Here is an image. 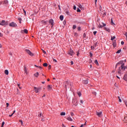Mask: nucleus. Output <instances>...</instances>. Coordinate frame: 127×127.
<instances>
[{
    "mask_svg": "<svg viewBox=\"0 0 127 127\" xmlns=\"http://www.w3.org/2000/svg\"><path fill=\"white\" fill-rule=\"evenodd\" d=\"M119 64H121V69L122 70H125V69H126L127 66L125 65L124 61H120L117 63L116 64V67H117Z\"/></svg>",
    "mask_w": 127,
    "mask_h": 127,
    "instance_id": "f257e3e1",
    "label": "nucleus"
},
{
    "mask_svg": "<svg viewBox=\"0 0 127 127\" xmlns=\"http://www.w3.org/2000/svg\"><path fill=\"white\" fill-rule=\"evenodd\" d=\"M7 24H8V22H7V21L5 22L4 19H2L0 23V25H7Z\"/></svg>",
    "mask_w": 127,
    "mask_h": 127,
    "instance_id": "f03ea898",
    "label": "nucleus"
},
{
    "mask_svg": "<svg viewBox=\"0 0 127 127\" xmlns=\"http://www.w3.org/2000/svg\"><path fill=\"white\" fill-rule=\"evenodd\" d=\"M9 26L12 27V28H16L17 27V24L16 23H14V22H12L11 23H10Z\"/></svg>",
    "mask_w": 127,
    "mask_h": 127,
    "instance_id": "7ed1b4c3",
    "label": "nucleus"
},
{
    "mask_svg": "<svg viewBox=\"0 0 127 127\" xmlns=\"http://www.w3.org/2000/svg\"><path fill=\"white\" fill-rule=\"evenodd\" d=\"M25 52L28 54L30 56H34V54L30 51V50H25Z\"/></svg>",
    "mask_w": 127,
    "mask_h": 127,
    "instance_id": "20e7f679",
    "label": "nucleus"
},
{
    "mask_svg": "<svg viewBox=\"0 0 127 127\" xmlns=\"http://www.w3.org/2000/svg\"><path fill=\"white\" fill-rule=\"evenodd\" d=\"M65 88L67 89V88H69V81L68 80H66L65 84Z\"/></svg>",
    "mask_w": 127,
    "mask_h": 127,
    "instance_id": "39448f33",
    "label": "nucleus"
},
{
    "mask_svg": "<svg viewBox=\"0 0 127 127\" xmlns=\"http://www.w3.org/2000/svg\"><path fill=\"white\" fill-rule=\"evenodd\" d=\"M34 89L36 93H38L41 90V88H36V87H34Z\"/></svg>",
    "mask_w": 127,
    "mask_h": 127,
    "instance_id": "423d86ee",
    "label": "nucleus"
},
{
    "mask_svg": "<svg viewBox=\"0 0 127 127\" xmlns=\"http://www.w3.org/2000/svg\"><path fill=\"white\" fill-rule=\"evenodd\" d=\"M47 89L48 91H52L53 90V88H52V86L51 85H48V87H47Z\"/></svg>",
    "mask_w": 127,
    "mask_h": 127,
    "instance_id": "0eeeda50",
    "label": "nucleus"
},
{
    "mask_svg": "<svg viewBox=\"0 0 127 127\" xmlns=\"http://www.w3.org/2000/svg\"><path fill=\"white\" fill-rule=\"evenodd\" d=\"M96 114L97 116H98L99 117H102V112H96Z\"/></svg>",
    "mask_w": 127,
    "mask_h": 127,
    "instance_id": "6e6552de",
    "label": "nucleus"
},
{
    "mask_svg": "<svg viewBox=\"0 0 127 127\" xmlns=\"http://www.w3.org/2000/svg\"><path fill=\"white\" fill-rule=\"evenodd\" d=\"M68 55H70V56H73V55H74L73 50H70L69 52H68Z\"/></svg>",
    "mask_w": 127,
    "mask_h": 127,
    "instance_id": "1a4fd4ad",
    "label": "nucleus"
},
{
    "mask_svg": "<svg viewBox=\"0 0 127 127\" xmlns=\"http://www.w3.org/2000/svg\"><path fill=\"white\" fill-rule=\"evenodd\" d=\"M72 103H73V105H74V106H77V105H78L77 100H73Z\"/></svg>",
    "mask_w": 127,
    "mask_h": 127,
    "instance_id": "9d476101",
    "label": "nucleus"
},
{
    "mask_svg": "<svg viewBox=\"0 0 127 127\" xmlns=\"http://www.w3.org/2000/svg\"><path fill=\"white\" fill-rule=\"evenodd\" d=\"M82 83H83V84H85V85H87V84H88V79H84V80H82Z\"/></svg>",
    "mask_w": 127,
    "mask_h": 127,
    "instance_id": "9b49d317",
    "label": "nucleus"
},
{
    "mask_svg": "<svg viewBox=\"0 0 127 127\" xmlns=\"http://www.w3.org/2000/svg\"><path fill=\"white\" fill-rule=\"evenodd\" d=\"M106 24H104V23H102V24H99V27L100 28H103V27L106 26Z\"/></svg>",
    "mask_w": 127,
    "mask_h": 127,
    "instance_id": "f8f14e48",
    "label": "nucleus"
},
{
    "mask_svg": "<svg viewBox=\"0 0 127 127\" xmlns=\"http://www.w3.org/2000/svg\"><path fill=\"white\" fill-rule=\"evenodd\" d=\"M24 32L25 34H28V30H27L26 29H25V30H23V31H21V32L23 33V32Z\"/></svg>",
    "mask_w": 127,
    "mask_h": 127,
    "instance_id": "ddd939ff",
    "label": "nucleus"
},
{
    "mask_svg": "<svg viewBox=\"0 0 127 127\" xmlns=\"http://www.w3.org/2000/svg\"><path fill=\"white\" fill-rule=\"evenodd\" d=\"M49 23H51L52 25H53L54 24V20L53 19H50V21H49Z\"/></svg>",
    "mask_w": 127,
    "mask_h": 127,
    "instance_id": "4468645a",
    "label": "nucleus"
},
{
    "mask_svg": "<svg viewBox=\"0 0 127 127\" xmlns=\"http://www.w3.org/2000/svg\"><path fill=\"white\" fill-rule=\"evenodd\" d=\"M124 80H125V81H127V73L125 74L124 76Z\"/></svg>",
    "mask_w": 127,
    "mask_h": 127,
    "instance_id": "2eb2a0df",
    "label": "nucleus"
},
{
    "mask_svg": "<svg viewBox=\"0 0 127 127\" xmlns=\"http://www.w3.org/2000/svg\"><path fill=\"white\" fill-rule=\"evenodd\" d=\"M24 71L26 74L28 73V69L27 68L26 66H24Z\"/></svg>",
    "mask_w": 127,
    "mask_h": 127,
    "instance_id": "dca6fc26",
    "label": "nucleus"
},
{
    "mask_svg": "<svg viewBox=\"0 0 127 127\" xmlns=\"http://www.w3.org/2000/svg\"><path fill=\"white\" fill-rule=\"evenodd\" d=\"M104 30H105V31H107V32H108V33H110L111 30L110 29H109L108 28H104Z\"/></svg>",
    "mask_w": 127,
    "mask_h": 127,
    "instance_id": "f3484780",
    "label": "nucleus"
},
{
    "mask_svg": "<svg viewBox=\"0 0 127 127\" xmlns=\"http://www.w3.org/2000/svg\"><path fill=\"white\" fill-rule=\"evenodd\" d=\"M78 6L80 8H81V9H84V7L83 6V5H82V4H79Z\"/></svg>",
    "mask_w": 127,
    "mask_h": 127,
    "instance_id": "a211bd4d",
    "label": "nucleus"
},
{
    "mask_svg": "<svg viewBox=\"0 0 127 127\" xmlns=\"http://www.w3.org/2000/svg\"><path fill=\"white\" fill-rule=\"evenodd\" d=\"M4 73H5V74H8L9 71H8V69H5V70H4Z\"/></svg>",
    "mask_w": 127,
    "mask_h": 127,
    "instance_id": "6ab92c4d",
    "label": "nucleus"
},
{
    "mask_svg": "<svg viewBox=\"0 0 127 127\" xmlns=\"http://www.w3.org/2000/svg\"><path fill=\"white\" fill-rule=\"evenodd\" d=\"M60 18L61 20H63L64 18V15H60Z\"/></svg>",
    "mask_w": 127,
    "mask_h": 127,
    "instance_id": "aec40b11",
    "label": "nucleus"
},
{
    "mask_svg": "<svg viewBox=\"0 0 127 127\" xmlns=\"http://www.w3.org/2000/svg\"><path fill=\"white\" fill-rule=\"evenodd\" d=\"M68 121H73L72 119L70 117H68L67 119Z\"/></svg>",
    "mask_w": 127,
    "mask_h": 127,
    "instance_id": "412c9836",
    "label": "nucleus"
},
{
    "mask_svg": "<svg viewBox=\"0 0 127 127\" xmlns=\"http://www.w3.org/2000/svg\"><path fill=\"white\" fill-rule=\"evenodd\" d=\"M94 63L96 64H97V65H99V63H98L97 60H95Z\"/></svg>",
    "mask_w": 127,
    "mask_h": 127,
    "instance_id": "4be33fe9",
    "label": "nucleus"
},
{
    "mask_svg": "<svg viewBox=\"0 0 127 127\" xmlns=\"http://www.w3.org/2000/svg\"><path fill=\"white\" fill-rule=\"evenodd\" d=\"M39 74V73L38 72H36V73H34L35 76H37V77L38 76Z\"/></svg>",
    "mask_w": 127,
    "mask_h": 127,
    "instance_id": "5701e85b",
    "label": "nucleus"
},
{
    "mask_svg": "<svg viewBox=\"0 0 127 127\" xmlns=\"http://www.w3.org/2000/svg\"><path fill=\"white\" fill-rule=\"evenodd\" d=\"M65 115H66V113H65V112L61 113V116H65Z\"/></svg>",
    "mask_w": 127,
    "mask_h": 127,
    "instance_id": "b1692460",
    "label": "nucleus"
},
{
    "mask_svg": "<svg viewBox=\"0 0 127 127\" xmlns=\"http://www.w3.org/2000/svg\"><path fill=\"white\" fill-rule=\"evenodd\" d=\"M121 67L119 66V68L118 69V73H121Z\"/></svg>",
    "mask_w": 127,
    "mask_h": 127,
    "instance_id": "393cba45",
    "label": "nucleus"
},
{
    "mask_svg": "<svg viewBox=\"0 0 127 127\" xmlns=\"http://www.w3.org/2000/svg\"><path fill=\"white\" fill-rule=\"evenodd\" d=\"M122 52V50H118V51H117V54H120V53H121Z\"/></svg>",
    "mask_w": 127,
    "mask_h": 127,
    "instance_id": "a878e982",
    "label": "nucleus"
},
{
    "mask_svg": "<svg viewBox=\"0 0 127 127\" xmlns=\"http://www.w3.org/2000/svg\"><path fill=\"white\" fill-rule=\"evenodd\" d=\"M48 64L47 63H45L44 64H43V65L44 66H48Z\"/></svg>",
    "mask_w": 127,
    "mask_h": 127,
    "instance_id": "bb28decb",
    "label": "nucleus"
},
{
    "mask_svg": "<svg viewBox=\"0 0 127 127\" xmlns=\"http://www.w3.org/2000/svg\"><path fill=\"white\" fill-rule=\"evenodd\" d=\"M115 39H116V37H115V36L111 37V40L112 41H113V40H115Z\"/></svg>",
    "mask_w": 127,
    "mask_h": 127,
    "instance_id": "cd10ccee",
    "label": "nucleus"
},
{
    "mask_svg": "<svg viewBox=\"0 0 127 127\" xmlns=\"http://www.w3.org/2000/svg\"><path fill=\"white\" fill-rule=\"evenodd\" d=\"M86 123H85V124H84V125L83 124L81 125L80 127H83L84 126H86Z\"/></svg>",
    "mask_w": 127,
    "mask_h": 127,
    "instance_id": "c85d7f7f",
    "label": "nucleus"
},
{
    "mask_svg": "<svg viewBox=\"0 0 127 127\" xmlns=\"http://www.w3.org/2000/svg\"><path fill=\"white\" fill-rule=\"evenodd\" d=\"M76 25H73V26L72 27V29H73V30H75V29H76Z\"/></svg>",
    "mask_w": 127,
    "mask_h": 127,
    "instance_id": "c756f323",
    "label": "nucleus"
},
{
    "mask_svg": "<svg viewBox=\"0 0 127 127\" xmlns=\"http://www.w3.org/2000/svg\"><path fill=\"white\" fill-rule=\"evenodd\" d=\"M41 22L42 23H44V24H46L47 22H46V21H42Z\"/></svg>",
    "mask_w": 127,
    "mask_h": 127,
    "instance_id": "7c9ffc66",
    "label": "nucleus"
},
{
    "mask_svg": "<svg viewBox=\"0 0 127 127\" xmlns=\"http://www.w3.org/2000/svg\"><path fill=\"white\" fill-rule=\"evenodd\" d=\"M77 11L78 12H80L81 11V9H80V8H79V7H77Z\"/></svg>",
    "mask_w": 127,
    "mask_h": 127,
    "instance_id": "2f4dec72",
    "label": "nucleus"
},
{
    "mask_svg": "<svg viewBox=\"0 0 127 127\" xmlns=\"http://www.w3.org/2000/svg\"><path fill=\"white\" fill-rule=\"evenodd\" d=\"M76 54H77V56H79L80 55L79 51H77V52H76Z\"/></svg>",
    "mask_w": 127,
    "mask_h": 127,
    "instance_id": "473e14b6",
    "label": "nucleus"
},
{
    "mask_svg": "<svg viewBox=\"0 0 127 127\" xmlns=\"http://www.w3.org/2000/svg\"><path fill=\"white\" fill-rule=\"evenodd\" d=\"M78 96H79V97H81V95H82L81 93H80V92H79L78 93Z\"/></svg>",
    "mask_w": 127,
    "mask_h": 127,
    "instance_id": "72a5a7b5",
    "label": "nucleus"
},
{
    "mask_svg": "<svg viewBox=\"0 0 127 127\" xmlns=\"http://www.w3.org/2000/svg\"><path fill=\"white\" fill-rule=\"evenodd\" d=\"M4 124H5L4 122H2V124H1V127H3V126L4 125Z\"/></svg>",
    "mask_w": 127,
    "mask_h": 127,
    "instance_id": "f704fd0d",
    "label": "nucleus"
},
{
    "mask_svg": "<svg viewBox=\"0 0 127 127\" xmlns=\"http://www.w3.org/2000/svg\"><path fill=\"white\" fill-rule=\"evenodd\" d=\"M8 0H4V3L6 4V3H8Z\"/></svg>",
    "mask_w": 127,
    "mask_h": 127,
    "instance_id": "c9c22d12",
    "label": "nucleus"
},
{
    "mask_svg": "<svg viewBox=\"0 0 127 127\" xmlns=\"http://www.w3.org/2000/svg\"><path fill=\"white\" fill-rule=\"evenodd\" d=\"M86 35L85 33H84L83 34V38H86Z\"/></svg>",
    "mask_w": 127,
    "mask_h": 127,
    "instance_id": "e433bc0d",
    "label": "nucleus"
},
{
    "mask_svg": "<svg viewBox=\"0 0 127 127\" xmlns=\"http://www.w3.org/2000/svg\"><path fill=\"white\" fill-rule=\"evenodd\" d=\"M113 46H114V47H116V44H115V42L113 43Z\"/></svg>",
    "mask_w": 127,
    "mask_h": 127,
    "instance_id": "4c0bfd02",
    "label": "nucleus"
},
{
    "mask_svg": "<svg viewBox=\"0 0 127 127\" xmlns=\"http://www.w3.org/2000/svg\"><path fill=\"white\" fill-rule=\"evenodd\" d=\"M92 94L94 95L95 96H96V92H92Z\"/></svg>",
    "mask_w": 127,
    "mask_h": 127,
    "instance_id": "58836bf2",
    "label": "nucleus"
},
{
    "mask_svg": "<svg viewBox=\"0 0 127 127\" xmlns=\"http://www.w3.org/2000/svg\"><path fill=\"white\" fill-rule=\"evenodd\" d=\"M17 85L19 89H22V88L21 87H20L19 83H17Z\"/></svg>",
    "mask_w": 127,
    "mask_h": 127,
    "instance_id": "ea45409f",
    "label": "nucleus"
},
{
    "mask_svg": "<svg viewBox=\"0 0 127 127\" xmlns=\"http://www.w3.org/2000/svg\"><path fill=\"white\" fill-rule=\"evenodd\" d=\"M77 30H78V31H81L80 27H78V28H77Z\"/></svg>",
    "mask_w": 127,
    "mask_h": 127,
    "instance_id": "a19ab883",
    "label": "nucleus"
},
{
    "mask_svg": "<svg viewBox=\"0 0 127 127\" xmlns=\"http://www.w3.org/2000/svg\"><path fill=\"white\" fill-rule=\"evenodd\" d=\"M111 23H112V24H114V23L112 18H111Z\"/></svg>",
    "mask_w": 127,
    "mask_h": 127,
    "instance_id": "79ce46f5",
    "label": "nucleus"
},
{
    "mask_svg": "<svg viewBox=\"0 0 127 127\" xmlns=\"http://www.w3.org/2000/svg\"><path fill=\"white\" fill-rule=\"evenodd\" d=\"M73 9H74V10H76V5H74V6H73Z\"/></svg>",
    "mask_w": 127,
    "mask_h": 127,
    "instance_id": "37998d69",
    "label": "nucleus"
},
{
    "mask_svg": "<svg viewBox=\"0 0 127 127\" xmlns=\"http://www.w3.org/2000/svg\"><path fill=\"white\" fill-rule=\"evenodd\" d=\"M19 122L21 123V125H23V121H22V120H20Z\"/></svg>",
    "mask_w": 127,
    "mask_h": 127,
    "instance_id": "c03bdc74",
    "label": "nucleus"
},
{
    "mask_svg": "<svg viewBox=\"0 0 127 127\" xmlns=\"http://www.w3.org/2000/svg\"><path fill=\"white\" fill-rule=\"evenodd\" d=\"M42 114V113H40L39 115H38V117H41Z\"/></svg>",
    "mask_w": 127,
    "mask_h": 127,
    "instance_id": "a18cd8bd",
    "label": "nucleus"
},
{
    "mask_svg": "<svg viewBox=\"0 0 127 127\" xmlns=\"http://www.w3.org/2000/svg\"><path fill=\"white\" fill-rule=\"evenodd\" d=\"M80 102L81 104H83V101L82 100H80Z\"/></svg>",
    "mask_w": 127,
    "mask_h": 127,
    "instance_id": "49530a36",
    "label": "nucleus"
},
{
    "mask_svg": "<svg viewBox=\"0 0 127 127\" xmlns=\"http://www.w3.org/2000/svg\"><path fill=\"white\" fill-rule=\"evenodd\" d=\"M96 34H97V32L96 31L93 32V34L94 35H96Z\"/></svg>",
    "mask_w": 127,
    "mask_h": 127,
    "instance_id": "de8ad7c7",
    "label": "nucleus"
},
{
    "mask_svg": "<svg viewBox=\"0 0 127 127\" xmlns=\"http://www.w3.org/2000/svg\"><path fill=\"white\" fill-rule=\"evenodd\" d=\"M18 19H19V21H20V20H22L21 17H18Z\"/></svg>",
    "mask_w": 127,
    "mask_h": 127,
    "instance_id": "09e8293b",
    "label": "nucleus"
},
{
    "mask_svg": "<svg viewBox=\"0 0 127 127\" xmlns=\"http://www.w3.org/2000/svg\"><path fill=\"white\" fill-rule=\"evenodd\" d=\"M71 116L72 117H73V116H74V113H72V112H71Z\"/></svg>",
    "mask_w": 127,
    "mask_h": 127,
    "instance_id": "8fccbe9b",
    "label": "nucleus"
},
{
    "mask_svg": "<svg viewBox=\"0 0 127 127\" xmlns=\"http://www.w3.org/2000/svg\"><path fill=\"white\" fill-rule=\"evenodd\" d=\"M70 63H71V64H74L73 61H71L70 62Z\"/></svg>",
    "mask_w": 127,
    "mask_h": 127,
    "instance_id": "3c124183",
    "label": "nucleus"
},
{
    "mask_svg": "<svg viewBox=\"0 0 127 127\" xmlns=\"http://www.w3.org/2000/svg\"><path fill=\"white\" fill-rule=\"evenodd\" d=\"M93 54L92 53H90V57H92Z\"/></svg>",
    "mask_w": 127,
    "mask_h": 127,
    "instance_id": "603ef678",
    "label": "nucleus"
},
{
    "mask_svg": "<svg viewBox=\"0 0 127 127\" xmlns=\"http://www.w3.org/2000/svg\"><path fill=\"white\" fill-rule=\"evenodd\" d=\"M125 103L127 107V101H125Z\"/></svg>",
    "mask_w": 127,
    "mask_h": 127,
    "instance_id": "864d4df0",
    "label": "nucleus"
},
{
    "mask_svg": "<svg viewBox=\"0 0 127 127\" xmlns=\"http://www.w3.org/2000/svg\"><path fill=\"white\" fill-rule=\"evenodd\" d=\"M23 11H24L25 14H26V10H25V9H23Z\"/></svg>",
    "mask_w": 127,
    "mask_h": 127,
    "instance_id": "5fc2aeb1",
    "label": "nucleus"
},
{
    "mask_svg": "<svg viewBox=\"0 0 127 127\" xmlns=\"http://www.w3.org/2000/svg\"><path fill=\"white\" fill-rule=\"evenodd\" d=\"M124 41H122V42H121V44H122V45H124Z\"/></svg>",
    "mask_w": 127,
    "mask_h": 127,
    "instance_id": "6e6d98bb",
    "label": "nucleus"
},
{
    "mask_svg": "<svg viewBox=\"0 0 127 127\" xmlns=\"http://www.w3.org/2000/svg\"><path fill=\"white\" fill-rule=\"evenodd\" d=\"M119 102H120V103H121V102H122V99H120H120H119Z\"/></svg>",
    "mask_w": 127,
    "mask_h": 127,
    "instance_id": "4d7b16f0",
    "label": "nucleus"
},
{
    "mask_svg": "<svg viewBox=\"0 0 127 127\" xmlns=\"http://www.w3.org/2000/svg\"><path fill=\"white\" fill-rule=\"evenodd\" d=\"M6 107H8V106H9L8 103H7L6 104Z\"/></svg>",
    "mask_w": 127,
    "mask_h": 127,
    "instance_id": "13d9d810",
    "label": "nucleus"
},
{
    "mask_svg": "<svg viewBox=\"0 0 127 127\" xmlns=\"http://www.w3.org/2000/svg\"><path fill=\"white\" fill-rule=\"evenodd\" d=\"M125 36H126V37L127 38V33H126Z\"/></svg>",
    "mask_w": 127,
    "mask_h": 127,
    "instance_id": "bf43d9fd",
    "label": "nucleus"
},
{
    "mask_svg": "<svg viewBox=\"0 0 127 127\" xmlns=\"http://www.w3.org/2000/svg\"><path fill=\"white\" fill-rule=\"evenodd\" d=\"M50 68H51V65H49V69H50Z\"/></svg>",
    "mask_w": 127,
    "mask_h": 127,
    "instance_id": "052dcab7",
    "label": "nucleus"
},
{
    "mask_svg": "<svg viewBox=\"0 0 127 127\" xmlns=\"http://www.w3.org/2000/svg\"><path fill=\"white\" fill-rule=\"evenodd\" d=\"M0 37H2V34L1 33H0Z\"/></svg>",
    "mask_w": 127,
    "mask_h": 127,
    "instance_id": "680f3d73",
    "label": "nucleus"
},
{
    "mask_svg": "<svg viewBox=\"0 0 127 127\" xmlns=\"http://www.w3.org/2000/svg\"><path fill=\"white\" fill-rule=\"evenodd\" d=\"M13 114H12L11 115H9V117H12L13 116Z\"/></svg>",
    "mask_w": 127,
    "mask_h": 127,
    "instance_id": "e2e57ef3",
    "label": "nucleus"
},
{
    "mask_svg": "<svg viewBox=\"0 0 127 127\" xmlns=\"http://www.w3.org/2000/svg\"><path fill=\"white\" fill-rule=\"evenodd\" d=\"M63 127H66V126H64V124H63Z\"/></svg>",
    "mask_w": 127,
    "mask_h": 127,
    "instance_id": "0e129e2a",
    "label": "nucleus"
},
{
    "mask_svg": "<svg viewBox=\"0 0 127 127\" xmlns=\"http://www.w3.org/2000/svg\"><path fill=\"white\" fill-rule=\"evenodd\" d=\"M92 60H91V59L89 60V63H92Z\"/></svg>",
    "mask_w": 127,
    "mask_h": 127,
    "instance_id": "69168bd1",
    "label": "nucleus"
},
{
    "mask_svg": "<svg viewBox=\"0 0 127 127\" xmlns=\"http://www.w3.org/2000/svg\"><path fill=\"white\" fill-rule=\"evenodd\" d=\"M44 54H46V52L45 51H43Z\"/></svg>",
    "mask_w": 127,
    "mask_h": 127,
    "instance_id": "338daca9",
    "label": "nucleus"
},
{
    "mask_svg": "<svg viewBox=\"0 0 127 127\" xmlns=\"http://www.w3.org/2000/svg\"><path fill=\"white\" fill-rule=\"evenodd\" d=\"M66 23V21H64V24H65Z\"/></svg>",
    "mask_w": 127,
    "mask_h": 127,
    "instance_id": "774afa93",
    "label": "nucleus"
}]
</instances>
